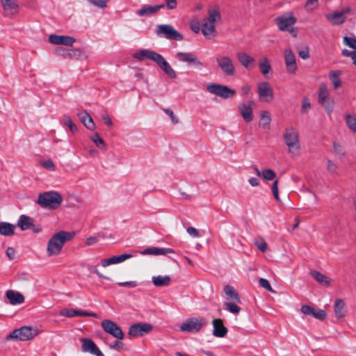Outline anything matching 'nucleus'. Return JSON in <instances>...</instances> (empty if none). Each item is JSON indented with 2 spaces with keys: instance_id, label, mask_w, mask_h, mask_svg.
<instances>
[{
  "instance_id": "42",
  "label": "nucleus",
  "mask_w": 356,
  "mask_h": 356,
  "mask_svg": "<svg viewBox=\"0 0 356 356\" xmlns=\"http://www.w3.org/2000/svg\"><path fill=\"white\" fill-rule=\"evenodd\" d=\"M90 139L92 140L93 143L97 145L99 148H106V143L103 140V139L99 136V134L97 132L93 134L92 136H91Z\"/></svg>"
},
{
  "instance_id": "53",
  "label": "nucleus",
  "mask_w": 356,
  "mask_h": 356,
  "mask_svg": "<svg viewBox=\"0 0 356 356\" xmlns=\"http://www.w3.org/2000/svg\"><path fill=\"white\" fill-rule=\"evenodd\" d=\"M88 1H90L91 3H92L93 5L99 7V8H104L105 7H106V5H107V3H108V0H88Z\"/></svg>"
},
{
  "instance_id": "13",
  "label": "nucleus",
  "mask_w": 356,
  "mask_h": 356,
  "mask_svg": "<svg viewBox=\"0 0 356 356\" xmlns=\"http://www.w3.org/2000/svg\"><path fill=\"white\" fill-rule=\"evenodd\" d=\"M216 63L218 67L227 76H234L235 74V68L232 60L227 56H222L216 58Z\"/></svg>"
},
{
  "instance_id": "5",
  "label": "nucleus",
  "mask_w": 356,
  "mask_h": 356,
  "mask_svg": "<svg viewBox=\"0 0 356 356\" xmlns=\"http://www.w3.org/2000/svg\"><path fill=\"white\" fill-rule=\"evenodd\" d=\"M156 33L157 35L164 37L168 40L180 41L184 39L182 34L168 24L158 25Z\"/></svg>"
},
{
  "instance_id": "8",
  "label": "nucleus",
  "mask_w": 356,
  "mask_h": 356,
  "mask_svg": "<svg viewBox=\"0 0 356 356\" xmlns=\"http://www.w3.org/2000/svg\"><path fill=\"white\" fill-rule=\"evenodd\" d=\"M103 330L118 339H123L124 334L121 327L111 320L106 319L102 321L101 323Z\"/></svg>"
},
{
  "instance_id": "22",
  "label": "nucleus",
  "mask_w": 356,
  "mask_h": 356,
  "mask_svg": "<svg viewBox=\"0 0 356 356\" xmlns=\"http://www.w3.org/2000/svg\"><path fill=\"white\" fill-rule=\"evenodd\" d=\"M253 104V101H250L249 104H240L238 106V109L241 115L243 120L248 123L253 120V112L251 107V105Z\"/></svg>"
},
{
  "instance_id": "32",
  "label": "nucleus",
  "mask_w": 356,
  "mask_h": 356,
  "mask_svg": "<svg viewBox=\"0 0 356 356\" xmlns=\"http://www.w3.org/2000/svg\"><path fill=\"white\" fill-rule=\"evenodd\" d=\"M78 117L88 129L92 131L95 129V124L91 116L87 112L85 111L78 113Z\"/></svg>"
},
{
  "instance_id": "43",
  "label": "nucleus",
  "mask_w": 356,
  "mask_h": 356,
  "mask_svg": "<svg viewBox=\"0 0 356 356\" xmlns=\"http://www.w3.org/2000/svg\"><path fill=\"white\" fill-rule=\"evenodd\" d=\"M63 124L69 127L72 133H76L78 129L76 124L72 121L70 117L65 115L63 118Z\"/></svg>"
},
{
  "instance_id": "25",
  "label": "nucleus",
  "mask_w": 356,
  "mask_h": 356,
  "mask_svg": "<svg viewBox=\"0 0 356 356\" xmlns=\"http://www.w3.org/2000/svg\"><path fill=\"white\" fill-rule=\"evenodd\" d=\"M164 4L154 6H143L140 10L136 11V14L139 16H149L156 13L160 9L164 8Z\"/></svg>"
},
{
  "instance_id": "19",
  "label": "nucleus",
  "mask_w": 356,
  "mask_h": 356,
  "mask_svg": "<svg viewBox=\"0 0 356 356\" xmlns=\"http://www.w3.org/2000/svg\"><path fill=\"white\" fill-rule=\"evenodd\" d=\"M301 312L306 315H311L316 319L323 321L327 316V313L321 309H315L314 307L304 305L301 307Z\"/></svg>"
},
{
  "instance_id": "44",
  "label": "nucleus",
  "mask_w": 356,
  "mask_h": 356,
  "mask_svg": "<svg viewBox=\"0 0 356 356\" xmlns=\"http://www.w3.org/2000/svg\"><path fill=\"white\" fill-rule=\"evenodd\" d=\"M346 122L348 127L354 132H356V118L350 114L346 115Z\"/></svg>"
},
{
  "instance_id": "40",
  "label": "nucleus",
  "mask_w": 356,
  "mask_h": 356,
  "mask_svg": "<svg viewBox=\"0 0 356 356\" xmlns=\"http://www.w3.org/2000/svg\"><path fill=\"white\" fill-rule=\"evenodd\" d=\"M341 72L340 70H332L330 72V78L332 81L334 89H337L341 85V81L339 79Z\"/></svg>"
},
{
  "instance_id": "62",
  "label": "nucleus",
  "mask_w": 356,
  "mask_h": 356,
  "mask_svg": "<svg viewBox=\"0 0 356 356\" xmlns=\"http://www.w3.org/2000/svg\"><path fill=\"white\" fill-rule=\"evenodd\" d=\"M187 232L194 236V237H198L200 236V233H199V231L195 229V227H189L187 228Z\"/></svg>"
},
{
  "instance_id": "56",
  "label": "nucleus",
  "mask_w": 356,
  "mask_h": 356,
  "mask_svg": "<svg viewBox=\"0 0 356 356\" xmlns=\"http://www.w3.org/2000/svg\"><path fill=\"white\" fill-rule=\"evenodd\" d=\"M327 170L331 173H336L337 170V165L330 159L327 160Z\"/></svg>"
},
{
  "instance_id": "28",
  "label": "nucleus",
  "mask_w": 356,
  "mask_h": 356,
  "mask_svg": "<svg viewBox=\"0 0 356 356\" xmlns=\"http://www.w3.org/2000/svg\"><path fill=\"white\" fill-rule=\"evenodd\" d=\"M6 296L12 305L21 304L24 302V296L22 293L13 290L7 291Z\"/></svg>"
},
{
  "instance_id": "47",
  "label": "nucleus",
  "mask_w": 356,
  "mask_h": 356,
  "mask_svg": "<svg viewBox=\"0 0 356 356\" xmlns=\"http://www.w3.org/2000/svg\"><path fill=\"white\" fill-rule=\"evenodd\" d=\"M343 42L346 45L349 47L354 50H356V38H353L348 36H345L343 38Z\"/></svg>"
},
{
  "instance_id": "37",
  "label": "nucleus",
  "mask_w": 356,
  "mask_h": 356,
  "mask_svg": "<svg viewBox=\"0 0 356 356\" xmlns=\"http://www.w3.org/2000/svg\"><path fill=\"white\" fill-rule=\"evenodd\" d=\"M310 274L314 279L322 285L329 286L331 282V280L328 277L317 270H312Z\"/></svg>"
},
{
  "instance_id": "41",
  "label": "nucleus",
  "mask_w": 356,
  "mask_h": 356,
  "mask_svg": "<svg viewBox=\"0 0 356 356\" xmlns=\"http://www.w3.org/2000/svg\"><path fill=\"white\" fill-rule=\"evenodd\" d=\"M259 68L264 75L267 74L270 71L271 66L266 58H264L263 60L259 63Z\"/></svg>"
},
{
  "instance_id": "1",
  "label": "nucleus",
  "mask_w": 356,
  "mask_h": 356,
  "mask_svg": "<svg viewBox=\"0 0 356 356\" xmlns=\"http://www.w3.org/2000/svg\"><path fill=\"white\" fill-rule=\"evenodd\" d=\"M134 57L139 60H143L145 58L155 62L158 66L170 78L175 79L177 77L176 72L165 60L163 56L154 51L148 49H142L136 52Z\"/></svg>"
},
{
  "instance_id": "34",
  "label": "nucleus",
  "mask_w": 356,
  "mask_h": 356,
  "mask_svg": "<svg viewBox=\"0 0 356 356\" xmlns=\"http://www.w3.org/2000/svg\"><path fill=\"white\" fill-rule=\"evenodd\" d=\"M215 25L213 24H210L209 22H207L206 19H204L202 25V34L207 38L211 39L212 37L215 36Z\"/></svg>"
},
{
  "instance_id": "30",
  "label": "nucleus",
  "mask_w": 356,
  "mask_h": 356,
  "mask_svg": "<svg viewBox=\"0 0 356 356\" xmlns=\"http://www.w3.org/2000/svg\"><path fill=\"white\" fill-rule=\"evenodd\" d=\"M236 57L239 63L245 69H250V65L253 64L255 60L245 52H238L236 54Z\"/></svg>"
},
{
  "instance_id": "46",
  "label": "nucleus",
  "mask_w": 356,
  "mask_h": 356,
  "mask_svg": "<svg viewBox=\"0 0 356 356\" xmlns=\"http://www.w3.org/2000/svg\"><path fill=\"white\" fill-rule=\"evenodd\" d=\"M225 305L227 309L232 314H238L241 311V307L234 302H225Z\"/></svg>"
},
{
  "instance_id": "14",
  "label": "nucleus",
  "mask_w": 356,
  "mask_h": 356,
  "mask_svg": "<svg viewBox=\"0 0 356 356\" xmlns=\"http://www.w3.org/2000/svg\"><path fill=\"white\" fill-rule=\"evenodd\" d=\"M17 225L22 230L31 229L34 233H40L42 231L40 225H35L33 219L29 216L22 215L19 216Z\"/></svg>"
},
{
  "instance_id": "49",
  "label": "nucleus",
  "mask_w": 356,
  "mask_h": 356,
  "mask_svg": "<svg viewBox=\"0 0 356 356\" xmlns=\"http://www.w3.org/2000/svg\"><path fill=\"white\" fill-rule=\"evenodd\" d=\"M333 148L334 152L337 154L341 155L342 156H345L346 151L343 147L339 143L334 142L333 143Z\"/></svg>"
},
{
  "instance_id": "63",
  "label": "nucleus",
  "mask_w": 356,
  "mask_h": 356,
  "mask_svg": "<svg viewBox=\"0 0 356 356\" xmlns=\"http://www.w3.org/2000/svg\"><path fill=\"white\" fill-rule=\"evenodd\" d=\"M310 108H311V104L309 102V99L305 98L303 100V102H302V108H301L302 112H307V111L308 109H309Z\"/></svg>"
},
{
  "instance_id": "23",
  "label": "nucleus",
  "mask_w": 356,
  "mask_h": 356,
  "mask_svg": "<svg viewBox=\"0 0 356 356\" xmlns=\"http://www.w3.org/2000/svg\"><path fill=\"white\" fill-rule=\"evenodd\" d=\"M176 57L182 62L187 63L188 64H193L195 66H202V63L199 60L197 57L192 53L189 52H178Z\"/></svg>"
},
{
  "instance_id": "33",
  "label": "nucleus",
  "mask_w": 356,
  "mask_h": 356,
  "mask_svg": "<svg viewBox=\"0 0 356 356\" xmlns=\"http://www.w3.org/2000/svg\"><path fill=\"white\" fill-rule=\"evenodd\" d=\"M334 309L335 315L338 318H343L346 315V305L341 298H337L335 300Z\"/></svg>"
},
{
  "instance_id": "2",
  "label": "nucleus",
  "mask_w": 356,
  "mask_h": 356,
  "mask_svg": "<svg viewBox=\"0 0 356 356\" xmlns=\"http://www.w3.org/2000/svg\"><path fill=\"white\" fill-rule=\"evenodd\" d=\"M74 232L60 231L54 234L49 240L47 252L49 256L58 255L61 251L64 244L74 238Z\"/></svg>"
},
{
  "instance_id": "26",
  "label": "nucleus",
  "mask_w": 356,
  "mask_h": 356,
  "mask_svg": "<svg viewBox=\"0 0 356 356\" xmlns=\"http://www.w3.org/2000/svg\"><path fill=\"white\" fill-rule=\"evenodd\" d=\"M133 256L131 254H122L120 255L113 256L108 259L102 260V265L104 267L111 264H115L125 261L126 259L131 258Z\"/></svg>"
},
{
  "instance_id": "64",
  "label": "nucleus",
  "mask_w": 356,
  "mask_h": 356,
  "mask_svg": "<svg viewBox=\"0 0 356 356\" xmlns=\"http://www.w3.org/2000/svg\"><path fill=\"white\" fill-rule=\"evenodd\" d=\"M98 241V238L95 236H90L86 240V245H91L96 243Z\"/></svg>"
},
{
  "instance_id": "12",
  "label": "nucleus",
  "mask_w": 356,
  "mask_h": 356,
  "mask_svg": "<svg viewBox=\"0 0 356 356\" xmlns=\"http://www.w3.org/2000/svg\"><path fill=\"white\" fill-rule=\"evenodd\" d=\"M257 92L259 100L264 102H270L274 99L273 90L268 82L259 83Z\"/></svg>"
},
{
  "instance_id": "27",
  "label": "nucleus",
  "mask_w": 356,
  "mask_h": 356,
  "mask_svg": "<svg viewBox=\"0 0 356 356\" xmlns=\"http://www.w3.org/2000/svg\"><path fill=\"white\" fill-rule=\"evenodd\" d=\"M205 19L213 24L216 22H220L221 20V15L219 6L215 5L210 7L208 10V18Z\"/></svg>"
},
{
  "instance_id": "38",
  "label": "nucleus",
  "mask_w": 356,
  "mask_h": 356,
  "mask_svg": "<svg viewBox=\"0 0 356 356\" xmlns=\"http://www.w3.org/2000/svg\"><path fill=\"white\" fill-rule=\"evenodd\" d=\"M224 292L229 299L234 300L237 303H241L239 295L233 286L229 285L225 286L224 288Z\"/></svg>"
},
{
  "instance_id": "15",
  "label": "nucleus",
  "mask_w": 356,
  "mask_h": 356,
  "mask_svg": "<svg viewBox=\"0 0 356 356\" xmlns=\"http://www.w3.org/2000/svg\"><path fill=\"white\" fill-rule=\"evenodd\" d=\"M3 9V15L6 17H13L19 12L17 0H0Z\"/></svg>"
},
{
  "instance_id": "17",
  "label": "nucleus",
  "mask_w": 356,
  "mask_h": 356,
  "mask_svg": "<svg viewBox=\"0 0 356 356\" xmlns=\"http://www.w3.org/2000/svg\"><path fill=\"white\" fill-rule=\"evenodd\" d=\"M284 62L287 72L290 74H296L297 71L296 56L290 48L286 49L284 51Z\"/></svg>"
},
{
  "instance_id": "58",
  "label": "nucleus",
  "mask_w": 356,
  "mask_h": 356,
  "mask_svg": "<svg viewBox=\"0 0 356 356\" xmlns=\"http://www.w3.org/2000/svg\"><path fill=\"white\" fill-rule=\"evenodd\" d=\"M255 245L262 252H265L267 250V243L264 240L261 243L256 241Z\"/></svg>"
},
{
  "instance_id": "6",
  "label": "nucleus",
  "mask_w": 356,
  "mask_h": 356,
  "mask_svg": "<svg viewBox=\"0 0 356 356\" xmlns=\"http://www.w3.org/2000/svg\"><path fill=\"white\" fill-rule=\"evenodd\" d=\"M207 90L210 93L214 94L223 99L231 98L236 95V91L234 89L218 83H211L208 85Z\"/></svg>"
},
{
  "instance_id": "3",
  "label": "nucleus",
  "mask_w": 356,
  "mask_h": 356,
  "mask_svg": "<svg viewBox=\"0 0 356 356\" xmlns=\"http://www.w3.org/2000/svg\"><path fill=\"white\" fill-rule=\"evenodd\" d=\"M62 202V195L54 191L40 193L36 201V203L41 207L51 210L57 209Z\"/></svg>"
},
{
  "instance_id": "50",
  "label": "nucleus",
  "mask_w": 356,
  "mask_h": 356,
  "mask_svg": "<svg viewBox=\"0 0 356 356\" xmlns=\"http://www.w3.org/2000/svg\"><path fill=\"white\" fill-rule=\"evenodd\" d=\"M271 190L275 199L280 201V197L278 193V180H275L272 186Z\"/></svg>"
},
{
  "instance_id": "39",
  "label": "nucleus",
  "mask_w": 356,
  "mask_h": 356,
  "mask_svg": "<svg viewBox=\"0 0 356 356\" xmlns=\"http://www.w3.org/2000/svg\"><path fill=\"white\" fill-rule=\"evenodd\" d=\"M270 121L271 118L269 112L267 111H261L259 122L260 126L265 129H269Z\"/></svg>"
},
{
  "instance_id": "18",
  "label": "nucleus",
  "mask_w": 356,
  "mask_h": 356,
  "mask_svg": "<svg viewBox=\"0 0 356 356\" xmlns=\"http://www.w3.org/2000/svg\"><path fill=\"white\" fill-rule=\"evenodd\" d=\"M49 42L54 44H62L72 47L76 42V39L71 36L51 34L49 37Z\"/></svg>"
},
{
  "instance_id": "11",
  "label": "nucleus",
  "mask_w": 356,
  "mask_h": 356,
  "mask_svg": "<svg viewBox=\"0 0 356 356\" xmlns=\"http://www.w3.org/2000/svg\"><path fill=\"white\" fill-rule=\"evenodd\" d=\"M152 330L153 325L150 323H138L129 327L128 334L131 337H138L149 333Z\"/></svg>"
},
{
  "instance_id": "29",
  "label": "nucleus",
  "mask_w": 356,
  "mask_h": 356,
  "mask_svg": "<svg viewBox=\"0 0 356 356\" xmlns=\"http://www.w3.org/2000/svg\"><path fill=\"white\" fill-rule=\"evenodd\" d=\"M327 19L332 24V25H341L346 21V17L343 15L340 11L334 12L332 14H327L326 15Z\"/></svg>"
},
{
  "instance_id": "16",
  "label": "nucleus",
  "mask_w": 356,
  "mask_h": 356,
  "mask_svg": "<svg viewBox=\"0 0 356 356\" xmlns=\"http://www.w3.org/2000/svg\"><path fill=\"white\" fill-rule=\"evenodd\" d=\"M275 21L280 31H286L296 23L297 19L292 13H290L289 16L281 15L277 17L275 19Z\"/></svg>"
},
{
  "instance_id": "4",
  "label": "nucleus",
  "mask_w": 356,
  "mask_h": 356,
  "mask_svg": "<svg viewBox=\"0 0 356 356\" xmlns=\"http://www.w3.org/2000/svg\"><path fill=\"white\" fill-rule=\"evenodd\" d=\"M38 334V330L36 327L24 326L19 329H15L11 333L6 336V340L19 339L21 341H28Z\"/></svg>"
},
{
  "instance_id": "20",
  "label": "nucleus",
  "mask_w": 356,
  "mask_h": 356,
  "mask_svg": "<svg viewBox=\"0 0 356 356\" xmlns=\"http://www.w3.org/2000/svg\"><path fill=\"white\" fill-rule=\"evenodd\" d=\"M81 342V349L83 352H89L96 356H104L92 339L83 338Z\"/></svg>"
},
{
  "instance_id": "10",
  "label": "nucleus",
  "mask_w": 356,
  "mask_h": 356,
  "mask_svg": "<svg viewBox=\"0 0 356 356\" xmlns=\"http://www.w3.org/2000/svg\"><path fill=\"white\" fill-rule=\"evenodd\" d=\"M318 102L322 104L328 113L332 112L334 100L330 97L325 85L322 84L318 90Z\"/></svg>"
},
{
  "instance_id": "60",
  "label": "nucleus",
  "mask_w": 356,
  "mask_h": 356,
  "mask_svg": "<svg viewBox=\"0 0 356 356\" xmlns=\"http://www.w3.org/2000/svg\"><path fill=\"white\" fill-rule=\"evenodd\" d=\"M166 6L168 9L172 10L176 8L177 6V0H165Z\"/></svg>"
},
{
  "instance_id": "7",
  "label": "nucleus",
  "mask_w": 356,
  "mask_h": 356,
  "mask_svg": "<svg viewBox=\"0 0 356 356\" xmlns=\"http://www.w3.org/2000/svg\"><path fill=\"white\" fill-rule=\"evenodd\" d=\"M207 324L203 318H189L186 320L180 326V330L188 332H197Z\"/></svg>"
},
{
  "instance_id": "52",
  "label": "nucleus",
  "mask_w": 356,
  "mask_h": 356,
  "mask_svg": "<svg viewBox=\"0 0 356 356\" xmlns=\"http://www.w3.org/2000/svg\"><path fill=\"white\" fill-rule=\"evenodd\" d=\"M162 110L170 116L172 122L174 124L179 123V119L175 115L173 111L170 108H162Z\"/></svg>"
},
{
  "instance_id": "21",
  "label": "nucleus",
  "mask_w": 356,
  "mask_h": 356,
  "mask_svg": "<svg viewBox=\"0 0 356 356\" xmlns=\"http://www.w3.org/2000/svg\"><path fill=\"white\" fill-rule=\"evenodd\" d=\"M61 316L72 318L74 316H91L94 318H98L99 316L96 313L89 312L87 311H81L74 309H65L60 312Z\"/></svg>"
},
{
  "instance_id": "35",
  "label": "nucleus",
  "mask_w": 356,
  "mask_h": 356,
  "mask_svg": "<svg viewBox=\"0 0 356 356\" xmlns=\"http://www.w3.org/2000/svg\"><path fill=\"white\" fill-rule=\"evenodd\" d=\"M15 226L6 222H0V234L10 236L15 234Z\"/></svg>"
},
{
  "instance_id": "24",
  "label": "nucleus",
  "mask_w": 356,
  "mask_h": 356,
  "mask_svg": "<svg viewBox=\"0 0 356 356\" xmlns=\"http://www.w3.org/2000/svg\"><path fill=\"white\" fill-rule=\"evenodd\" d=\"M213 326V334L217 337H224L227 334V329L221 318H215L212 321Z\"/></svg>"
},
{
  "instance_id": "45",
  "label": "nucleus",
  "mask_w": 356,
  "mask_h": 356,
  "mask_svg": "<svg viewBox=\"0 0 356 356\" xmlns=\"http://www.w3.org/2000/svg\"><path fill=\"white\" fill-rule=\"evenodd\" d=\"M262 177L265 180H273L276 177V173L271 169H266L261 172Z\"/></svg>"
},
{
  "instance_id": "36",
  "label": "nucleus",
  "mask_w": 356,
  "mask_h": 356,
  "mask_svg": "<svg viewBox=\"0 0 356 356\" xmlns=\"http://www.w3.org/2000/svg\"><path fill=\"white\" fill-rule=\"evenodd\" d=\"M152 283L156 287H162L169 286L171 282V277L169 275L165 276H154L152 277Z\"/></svg>"
},
{
  "instance_id": "54",
  "label": "nucleus",
  "mask_w": 356,
  "mask_h": 356,
  "mask_svg": "<svg viewBox=\"0 0 356 356\" xmlns=\"http://www.w3.org/2000/svg\"><path fill=\"white\" fill-rule=\"evenodd\" d=\"M42 166L45 168L54 171L56 170V166L51 160L44 161L42 163Z\"/></svg>"
},
{
  "instance_id": "55",
  "label": "nucleus",
  "mask_w": 356,
  "mask_h": 356,
  "mask_svg": "<svg viewBox=\"0 0 356 356\" xmlns=\"http://www.w3.org/2000/svg\"><path fill=\"white\" fill-rule=\"evenodd\" d=\"M124 346V343L119 340H115L110 345V348L117 350H120Z\"/></svg>"
},
{
  "instance_id": "9",
  "label": "nucleus",
  "mask_w": 356,
  "mask_h": 356,
  "mask_svg": "<svg viewBox=\"0 0 356 356\" xmlns=\"http://www.w3.org/2000/svg\"><path fill=\"white\" fill-rule=\"evenodd\" d=\"M283 137L289 152H291L293 148L300 149L298 132L294 128L286 129Z\"/></svg>"
},
{
  "instance_id": "57",
  "label": "nucleus",
  "mask_w": 356,
  "mask_h": 356,
  "mask_svg": "<svg viewBox=\"0 0 356 356\" xmlns=\"http://www.w3.org/2000/svg\"><path fill=\"white\" fill-rule=\"evenodd\" d=\"M298 55L300 58H302L304 60L309 58V48L306 47L303 50H301L298 52Z\"/></svg>"
},
{
  "instance_id": "61",
  "label": "nucleus",
  "mask_w": 356,
  "mask_h": 356,
  "mask_svg": "<svg viewBox=\"0 0 356 356\" xmlns=\"http://www.w3.org/2000/svg\"><path fill=\"white\" fill-rule=\"evenodd\" d=\"M118 284L120 286H127V287H136L137 286V283L134 281H130V282H119Z\"/></svg>"
},
{
  "instance_id": "51",
  "label": "nucleus",
  "mask_w": 356,
  "mask_h": 356,
  "mask_svg": "<svg viewBox=\"0 0 356 356\" xmlns=\"http://www.w3.org/2000/svg\"><path fill=\"white\" fill-rule=\"evenodd\" d=\"M318 5V0H307L305 8L307 10H312Z\"/></svg>"
},
{
  "instance_id": "31",
  "label": "nucleus",
  "mask_w": 356,
  "mask_h": 356,
  "mask_svg": "<svg viewBox=\"0 0 356 356\" xmlns=\"http://www.w3.org/2000/svg\"><path fill=\"white\" fill-rule=\"evenodd\" d=\"M143 254H154V255H165L168 253H175L172 248H148L144 250L142 252Z\"/></svg>"
},
{
  "instance_id": "48",
  "label": "nucleus",
  "mask_w": 356,
  "mask_h": 356,
  "mask_svg": "<svg viewBox=\"0 0 356 356\" xmlns=\"http://www.w3.org/2000/svg\"><path fill=\"white\" fill-rule=\"evenodd\" d=\"M259 283L261 287L264 288L267 291L272 292V293H275V290L273 289L269 282L267 280H266L264 278H260L259 280Z\"/></svg>"
},
{
  "instance_id": "59",
  "label": "nucleus",
  "mask_w": 356,
  "mask_h": 356,
  "mask_svg": "<svg viewBox=\"0 0 356 356\" xmlns=\"http://www.w3.org/2000/svg\"><path fill=\"white\" fill-rule=\"evenodd\" d=\"M191 29L195 33H198L200 31V23L197 21L192 22L190 24Z\"/></svg>"
}]
</instances>
